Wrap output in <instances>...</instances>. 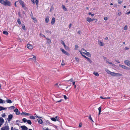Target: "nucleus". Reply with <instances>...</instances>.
Instances as JSON below:
<instances>
[{"label": "nucleus", "mask_w": 130, "mask_h": 130, "mask_svg": "<svg viewBox=\"0 0 130 130\" xmlns=\"http://www.w3.org/2000/svg\"><path fill=\"white\" fill-rule=\"evenodd\" d=\"M0 3L4 6H10L11 3L8 0H0Z\"/></svg>", "instance_id": "obj_1"}, {"label": "nucleus", "mask_w": 130, "mask_h": 130, "mask_svg": "<svg viewBox=\"0 0 130 130\" xmlns=\"http://www.w3.org/2000/svg\"><path fill=\"white\" fill-rule=\"evenodd\" d=\"M78 51L80 53V54L82 55V56H83V53L85 55L86 53V52H87L86 50H85L84 48H82L81 50H79Z\"/></svg>", "instance_id": "obj_2"}, {"label": "nucleus", "mask_w": 130, "mask_h": 130, "mask_svg": "<svg viewBox=\"0 0 130 130\" xmlns=\"http://www.w3.org/2000/svg\"><path fill=\"white\" fill-rule=\"evenodd\" d=\"M119 66L121 67V68H122L124 69H125L126 70H128V68L126 66H125L124 65H123L121 64H119Z\"/></svg>", "instance_id": "obj_3"}, {"label": "nucleus", "mask_w": 130, "mask_h": 130, "mask_svg": "<svg viewBox=\"0 0 130 130\" xmlns=\"http://www.w3.org/2000/svg\"><path fill=\"white\" fill-rule=\"evenodd\" d=\"M9 128L8 125L4 126L1 128V130H9Z\"/></svg>", "instance_id": "obj_4"}, {"label": "nucleus", "mask_w": 130, "mask_h": 130, "mask_svg": "<svg viewBox=\"0 0 130 130\" xmlns=\"http://www.w3.org/2000/svg\"><path fill=\"white\" fill-rule=\"evenodd\" d=\"M51 120L54 121H58V116L55 117V118H51Z\"/></svg>", "instance_id": "obj_5"}, {"label": "nucleus", "mask_w": 130, "mask_h": 130, "mask_svg": "<svg viewBox=\"0 0 130 130\" xmlns=\"http://www.w3.org/2000/svg\"><path fill=\"white\" fill-rule=\"evenodd\" d=\"M18 2L20 3V4L22 5L23 7H24L25 6L24 3L21 0H19Z\"/></svg>", "instance_id": "obj_6"}, {"label": "nucleus", "mask_w": 130, "mask_h": 130, "mask_svg": "<svg viewBox=\"0 0 130 130\" xmlns=\"http://www.w3.org/2000/svg\"><path fill=\"white\" fill-rule=\"evenodd\" d=\"M113 76H122V75L121 74H119L118 73H114Z\"/></svg>", "instance_id": "obj_7"}, {"label": "nucleus", "mask_w": 130, "mask_h": 130, "mask_svg": "<svg viewBox=\"0 0 130 130\" xmlns=\"http://www.w3.org/2000/svg\"><path fill=\"white\" fill-rule=\"evenodd\" d=\"M124 62L127 66L130 67V61L128 60H125L124 61Z\"/></svg>", "instance_id": "obj_8"}, {"label": "nucleus", "mask_w": 130, "mask_h": 130, "mask_svg": "<svg viewBox=\"0 0 130 130\" xmlns=\"http://www.w3.org/2000/svg\"><path fill=\"white\" fill-rule=\"evenodd\" d=\"M60 50L63 54L67 55H69V54L67 51H65L63 49L60 48Z\"/></svg>", "instance_id": "obj_9"}, {"label": "nucleus", "mask_w": 130, "mask_h": 130, "mask_svg": "<svg viewBox=\"0 0 130 130\" xmlns=\"http://www.w3.org/2000/svg\"><path fill=\"white\" fill-rule=\"evenodd\" d=\"M13 117V115H12L10 114L8 116V118H7V120L8 121H10L12 118Z\"/></svg>", "instance_id": "obj_10"}, {"label": "nucleus", "mask_w": 130, "mask_h": 130, "mask_svg": "<svg viewBox=\"0 0 130 130\" xmlns=\"http://www.w3.org/2000/svg\"><path fill=\"white\" fill-rule=\"evenodd\" d=\"M36 56H35L33 55V58H30L28 60L29 61H31V60H34L36 61Z\"/></svg>", "instance_id": "obj_11"}, {"label": "nucleus", "mask_w": 130, "mask_h": 130, "mask_svg": "<svg viewBox=\"0 0 130 130\" xmlns=\"http://www.w3.org/2000/svg\"><path fill=\"white\" fill-rule=\"evenodd\" d=\"M27 47L30 49H32L33 48V46L30 44H28L27 45Z\"/></svg>", "instance_id": "obj_12"}, {"label": "nucleus", "mask_w": 130, "mask_h": 130, "mask_svg": "<svg viewBox=\"0 0 130 130\" xmlns=\"http://www.w3.org/2000/svg\"><path fill=\"white\" fill-rule=\"evenodd\" d=\"M83 56L86 58L88 61L90 63H91L92 62V61L89 58L86 57V56L84 55H83Z\"/></svg>", "instance_id": "obj_13"}, {"label": "nucleus", "mask_w": 130, "mask_h": 130, "mask_svg": "<svg viewBox=\"0 0 130 130\" xmlns=\"http://www.w3.org/2000/svg\"><path fill=\"white\" fill-rule=\"evenodd\" d=\"M21 127L22 128V130H27L28 129L27 127L24 125L21 126Z\"/></svg>", "instance_id": "obj_14"}, {"label": "nucleus", "mask_w": 130, "mask_h": 130, "mask_svg": "<svg viewBox=\"0 0 130 130\" xmlns=\"http://www.w3.org/2000/svg\"><path fill=\"white\" fill-rule=\"evenodd\" d=\"M14 111L16 113L17 115H19L20 114V112L19 111L18 109L16 108L14 110Z\"/></svg>", "instance_id": "obj_15"}, {"label": "nucleus", "mask_w": 130, "mask_h": 130, "mask_svg": "<svg viewBox=\"0 0 130 130\" xmlns=\"http://www.w3.org/2000/svg\"><path fill=\"white\" fill-rule=\"evenodd\" d=\"M21 114L22 115L29 116L30 115V114L25 112H22Z\"/></svg>", "instance_id": "obj_16"}, {"label": "nucleus", "mask_w": 130, "mask_h": 130, "mask_svg": "<svg viewBox=\"0 0 130 130\" xmlns=\"http://www.w3.org/2000/svg\"><path fill=\"white\" fill-rule=\"evenodd\" d=\"M55 19L54 17H53L52 18L51 21V24H52L53 25L55 23Z\"/></svg>", "instance_id": "obj_17"}, {"label": "nucleus", "mask_w": 130, "mask_h": 130, "mask_svg": "<svg viewBox=\"0 0 130 130\" xmlns=\"http://www.w3.org/2000/svg\"><path fill=\"white\" fill-rule=\"evenodd\" d=\"M98 43L101 46H103L104 45V43L100 41H99Z\"/></svg>", "instance_id": "obj_18"}, {"label": "nucleus", "mask_w": 130, "mask_h": 130, "mask_svg": "<svg viewBox=\"0 0 130 130\" xmlns=\"http://www.w3.org/2000/svg\"><path fill=\"white\" fill-rule=\"evenodd\" d=\"M86 21L89 23H90L91 21V19L89 17H87L86 18Z\"/></svg>", "instance_id": "obj_19"}, {"label": "nucleus", "mask_w": 130, "mask_h": 130, "mask_svg": "<svg viewBox=\"0 0 130 130\" xmlns=\"http://www.w3.org/2000/svg\"><path fill=\"white\" fill-rule=\"evenodd\" d=\"M38 122L40 124L42 123L43 121L42 120L40 119H38L37 120Z\"/></svg>", "instance_id": "obj_20"}, {"label": "nucleus", "mask_w": 130, "mask_h": 130, "mask_svg": "<svg viewBox=\"0 0 130 130\" xmlns=\"http://www.w3.org/2000/svg\"><path fill=\"white\" fill-rule=\"evenodd\" d=\"M85 55L88 57H90L91 56V55L90 53L89 52H86Z\"/></svg>", "instance_id": "obj_21"}, {"label": "nucleus", "mask_w": 130, "mask_h": 130, "mask_svg": "<svg viewBox=\"0 0 130 130\" xmlns=\"http://www.w3.org/2000/svg\"><path fill=\"white\" fill-rule=\"evenodd\" d=\"M105 71L109 74H110L111 71H110L108 69L105 68Z\"/></svg>", "instance_id": "obj_22"}, {"label": "nucleus", "mask_w": 130, "mask_h": 130, "mask_svg": "<svg viewBox=\"0 0 130 130\" xmlns=\"http://www.w3.org/2000/svg\"><path fill=\"white\" fill-rule=\"evenodd\" d=\"M7 108H4L2 106H0V111H1L2 110H4L7 109Z\"/></svg>", "instance_id": "obj_23"}, {"label": "nucleus", "mask_w": 130, "mask_h": 130, "mask_svg": "<svg viewBox=\"0 0 130 130\" xmlns=\"http://www.w3.org/2000/svg\"><path fill=\"white\" fill-rule=\"evenodd\" d=\"M31 18L32 19V20L34 21L35 23H36L37 22V19L35 18H34L33 17H31Z\"/></svg>", "instance_id": "obj_24"}, {"label": "nucleus", "mask_w": 130, "mask_h": 130, "mask_svg": "<svg viewBox=\"0 0 130 130\" xmlns=\"http://www.w3.org/2000/svg\"><path fill=\"white\" fill-rule=\"evenodd\" d=\"M98 109L99 110V113L98 114V115H99L100 114L101 112V107H99L98 108Z\"/></svg>", "instance_id": "obj_25"}, {"label": "nucleus", "mask_w": 130, "mask_h": 130, "mask_svg": "<svg viewBox=\"0 0 130 130\" xmlns=\"http://www.w3.org/2000/svg\"><path fill=\"white\" fill-rule=\"evenodd\" d=\"M3 33L6 35H8V32L6 31H3Z\"/></svg>", "instance_id": "obj_26"}, {"label": "nucleus", "mask_w": 130, "mask_h": 130, "mask_svg": "<svg viewBox=\"0 0 130 130\" xmlns=\"http://www.w3.org/2000/svg\"><path fill=\"white\" fill-rule=\"evenodd\" d=\"M49 18L48 17H46L45 19V21L46 23H47L49 21Z\"/></svg>", "instance_id": "obj_27"}, {"label": "nucleus", "mask_w": 130, "mask_h": 130, "mask_svg": "<svg viewBox=\"0 0 130 130\" xmlns=\"http://www.w3.org/2000/svg\"><path fill=\"white\" fill-rule=\"evenodd\" d=\"M93 74H94L96 76H99V74L98 72H94L93 73Z\"/></svg>", "instance_id": "obj_28"}, {"label": "nucleus", "mask_w": 130, "mask_h": 130, "mask_svg": "<svg viewBox=\"0 0 130 130\" xmlns=\"http://www.w3.org/2000/svg\"><path fill=\"white\" fill-rule=\"evenodd\" d=\"M6 101L8 103H12L11 101L9 99H7L6 100Z\"/></svg>", "instance_id": "obj_29"}, {"label": "nucleus", "mask_w": 130, "mask_h": 130, "mask_svg": "<svg viewBox=\"0 0 130 130\" xmlns=\"http://www.w3.org/2000/svg\"><path fill=\"white\" fill-rule=\"evenodd\" d=\"M46 39L47 40V43L49 44H50L51 43V40L48 38H46Z\"/></svg>", "instance_id": "obj_30"}, {"label": "nucleus", "mask_w": 130, "mask_h": 130, "mask_svg": "<svg viewBox=\"0 0 130 130\" xmlns=\"http://www.w3.org/2000/svg\"><path fill=\"white\" fill-rule=\"evenodd\" d=\"M62 8H63V9L65 11H67V8H66L65 7V6L63 5H62Z\"/></svg>", "instance_id": "obj_31"}, {"label": "nucleus", "mask_w": 130, "mask_h": 130, "mask_svg": "<svg viewBox=\"0 0 130 130\" xmlns=\"http://www.w3.org/2000/svg\"><path fill=\"white\" fill-rule=\"evenodd\" d=\"M0 122L2 123H3L4 122V119L2 117L0 118Z\"/></svg>", "instance_id": "obj_32"}, {"label": "nucleus", "mask_w": 130, "mask_h": 130, "mask_svg": "<svg viewBox=\"0 0 130 130\" xmlns=\"http://www.w3.org/2000/svg\"><path fill=\"white\" fill-rule=\"evenodd\" d=\"M22 27L23 29L24 30H25V27L24 24H22Z\"/></svg>", "instance_id": "obj_33"}, {"label": "nucleus", "mask_w": 130, "mask_h": 130, "mask_svg": "<svg viewBox=\"0 0 130 130\" xmlns=\"http://www.w3.org/2000/svg\"><path fill=\"white\" fill-rule=\"evenodd\" d=\"M26 122L29 124H31V122L30 120H27Z\"/></svg>", "instance_id": "obj_34"}, {"label": "nucleus", "mask_w": 130, "mask_h": 130, "mask_svg": "<svg viewBox=\"0 0 130 130\" xmlns=\"http://www.w3.org/2000/svg\"><path fill=\"white\" fill-rule=\"evenodd\" d=\"M61 43L63 45L64 47L65 48H66V46L65 45V43L63 41H62L61 42Z\"/></svg>", "instance_id": "obj_35"}, {"label": "nucleus", "mask_w": 130, "mask_h": 130, "mask_svg": "<svg viewBox=\"0 0 130 130\" xmlns=\"http://www.w3.org/2000/svg\"><path fill=\"white\" fill-rule=\"evenodd\" d=\"M5 102L1 99H0V103H5Z\"/></svg>", "instance_id": "obj_36"}, {"label": "nucleus", "mask_w": 130, "mask_h": 130, "mask_svg": "<svg viewBox=\"0 0 130 130\" xmlns=\"http://www.w3.org/2000/svg\"><path fill=\"white\" fill-rule=\"evenodd\" d=\"M45 32H46L48 33H50V34H51V31L49 30H46L45 31Z\"/></svg>", "instance_id": "obj_37"}, {"label": "nucleus", "mask_w": 130, "mask_h": 130, "mask_svg": "<svg viewBox=\"0 0 130 130\" xmlns=\"http://www.w3.org/2000/svg\"><path fill=\"white\" fill-rule=\"evenodd\" d=\"M22 121L23 122L25 123L27 122V120L26 118H23L22 119Z\"/></svg>", "instance_id": "obj_38"}, {"label": "nucleus", "mask_w": 130, "mask_h": 130, "mask_svg": "<svg viewBox=\"0 0 130 130\" xmlns=\"http://www.w3.org/2000/svg\"><path fill=\"white\" fill-rule=\"evenodd\" d=\"M17 22L19 24H21V22L20 19H18L17 20Z\"/></svg>", "instance_id": "obj_39"}, {"label": "nucleus", "mask_w": 130, "mask_h": 130, "mask_svg": "<svg viewBox=\"0 0 130 130\" xmlns=\"http://www.w3.org/2000/svg\"><path fill=\"white\" fill-rule=\"evenodd\" d=\"M75 59L76 61L77 62H79V59L76 57H75Z\"/></svg>", "instance_id": "obj_40"}, {"label": "nucleus", "mask_w": 130, "mask_h": 130, "mask_svg": "<svg viewBox=\"0 0 130 130\" xmlns=\"http://www.w3.org/2000/svg\"><path fill=\"white\" fill-rule=\"evenodd\" d=\"M108 19V17H105L104 18V20L106 21Z\"/></svg>", "instance_id": "obj_41"}, {"label": "nucleus", "mask_w": 130, "mask_h": 130, "mask_svg": "<svg viewBox=\"0 0 130 130\" xmlns=\"http://www.w3.org/2000/svg\"><path fill=\"white\" fill-rule=\"evenodd\" d=\"M118 3L119 4H121L122 2V0H118Z\"/></svg>", "instance_id": "obj_42"}, {"label": "nucleus", "mask_w": 130, "mask_h": 130, "mask_svg": "<svg viewBox=\"0 0 130 130\" xmlns=\"http://www.w3.org/2000/svg\"><path fill=\"white\" fill-rule=\"evenodd\" d=\"M75 50H76L77 49V48L78 47V46L77 45H75Z\"/></svg>", "instance_id": "obj_43"}, {"label": "nucleus", "mask_w": 130, "mask_h": 130, "mask_svg": "<svg viewBox=\"0 0 130 130\" xmlns=\"http://www.w3.org/2000/svg\"><path fill=\"white\" fill-rule=\"evenodd\" d=\"M30 118L32 119H35V117L32 116H31L30 117Z\"/></svg>", "instance_id": "obj_44"}, {"label": "nucleus", "mask_w": 130, "mask_h": 130, "mask_svg": "<svg viewBox=\"0 0 130 130\" xmlns=\"http://www.w3.org/2000/svg\"><path fill=\"white\" fill-rule=\"evenodd\" d=\"M65 63L64 62V61L63 60H62V62L61 63V65L62 66H64L65 65Z\"/></svg>", "instance_id": "obj_45"}, {"label": "nucleus", "mask_w": 130, "mask_h": 130, "mask_svg": "<svg viewBox=\"0 0 130 130\" xmlns=\"http://www.w3.org/2000/svg\"><path fill=\"white\" fill-rule=\"evenodd\" d=\"M89 15H91L92 17H93L94 16V14H92L91 12H89Z\"/></svg>", "instance_id": "obj_46"}, {"label": "nucleus", "mask_w": 130, "mask_h": 130, "mask_svg": "<svg viewBox=\"0 0 130 130\" xmlns=\"http://www.w3.org/2000/svg\"><path fill=\"white\" fill-rule=\"evenodd\" d=\"M114 72H111L109 74H110L111 75L113 76V75H114Z\"/></svg>", "instance_id": "obj_47"}, {"label": "nucleus", "mask_w": 130, "mask_h": 130, "mask_svg": "<svg viewBox=\"0 0 130 130\" xmlns=\"http://www.w3.org/2000/svg\"><path fill=\"white\" fill-rule=\"evenodd\" d=\"M127 28V25H125L124 27V30H126Z\"/></svg>", "instance_id": "obj_48"}, {"label": "nucleus", "mask_w": 130, "mask_h": 130, "mask_svg": "<svg viewBox=\"0 0 130 130\" xmlns=\"http://www.w3.org/2000/svg\"><path fill=\"white\" fill-rule=\"evenodd\" d=\"M39 1L38 0H36L35 3L37 5L39 3Z\"/></svg>", "instance_id": "obj_49"}, {"label": "nucleus", "mask_w": 130, "mask_h": 130, "mask_svg": "<svg viewBox=\"0 0 130 130\" xmlns=\"http://www.w3.org/2000/svg\"><path fill=\"white\" fill-rule=\"evenodd\" d=\"M82 124L81 123H80L79 125V127H81L82 126Z\"/></svg>", "instance_id": "obj_50"}, {"label": "nucleus", "mask_w": 130, "mask_h": 130, "mask_svg": "<svg viewBox=\"0 0 130 130\" xmlns=\"http://www.w3.org/2000/svg\"><path fill=\"white\" fill-rule=\"evenodd\" d=\"M121 14V12H119L118 13V15L119 16H120Z\"/></svg>", "instance_id": "obj_51"}, {"label": "nucleus", "mask_w": 130, "mask_h": 130, "mask_svg": "<svg viewBox=\"0 0 130 130\" xmlns=\"http://www.w3.org/2000/svg\"><path fill=\"white\" fill-rule=\"evenodd\" d=\"M64 98L66 100L68 99L67 97L65 95H64Z\"/></svg>", "instance_id": "obj_52"}, {"label": "nucleus", "mask_w": 130, "mask_h": 130, "mask_svg": "<svg viewBox=\"0 0 130 130\" xmlns=\"http://www.w3.org/2000/svg\"><path fill=\"white\" fill-rule=\"evenodd\" d=\"M6 116L5 113H3L2 114V116L3 117H4Z\"/></svg>", "instance_id": "obj_53"}, {"label": "nucleus", "mask_w": 130, "mask_h": 130, "mask_svg": "<svg viewBox=\"0 0 130 130\" xmlns=\"http://www.w3.org/2000/svg\"><path fill=\"white\" fill-rule=\"evenodd\" d=\"M11 108L13 109H14L15 108V107L13 106H11L9 107V108Z\"/></svg>", "instance_id": "obj_54"}, {"label": "nucleus", "mask_w": 130, "mask_h": 130, "mask_svg": "<svg viewBox=\"0 0 130 130\" xmlns=\"http://www.w3.org/2000/svg\"><path fill=\"white\" fill-rule=\"evenodd\" d=\"M18 2V1L15 2V3H14V6H15V7H17V5H16V3H17V2Z\"/></svg>", "instance_id": "obj_55"}, {"label": "nucleus", "mask_w": 130, "mask_h": 130, "mask_svg": "<svg viewBox=\"0 0 130 130\" xmlns=\"http://www.w3.org/2000/svg\"><path fill=\"white\" fill-rule=\"evenodd\" d=\"M89 119L90 120H92V118L91 117V116L90 115L89 116Z\"/></svg>", "instance_id": "obj_56"}, {"label": "nucleus", "mask_w": 130, "mask_h": 130, "mask_svg": "<svg viewBox=\"0 0 130 130\" xmlns=\"http://www.w3.org/2000/svg\"><path fill=\"white\" fill-rule=\"evenodd\" d=\"M70 81L71 82H72L73 81V78H71L69 80H68V81Z\"/></svg>", "instance_id": "obj_57"}, {"label": "nucleus", "mask_w": 130, "mask_h": 130, "mask_svg": "<svg viewBox=\"0 0 130 130\" xmlns=\"http://www.w3.org/2000/svg\"><path fill=\"white\" fill-rule=\"evenodd\" d=\"M105 61H106V63H108V62H109L108 61V60H105Z\"/></svg>", "instance_id": "obj_58"}, {"label": "nucleus", "mask_w": 130, "mask_h": 130, "mask_svg": "<svg viewBox=\"0 0 130 130\" xmlns=\"http://www.w3.org/2000/svg\"><path fill=\"white\" fill-rule=\"evenodd\" d=\"M77 33L78 34H81V31L79 30V31H78V32H77Z\"/></svg>", "instance_id": "obj_59"}, {"label": "nucleus", "mask_w": 130, "mask_h": 130, "mask_svg": "<svg viewBox=\"0 0 130 130\" xmlns=\"http://www.w3.org/2000/svg\"><path fill=\"white\" fill-rule=\"evenodd\" d=\"M129 49V48H128V47H126L125 48V50H128Z\"/></svg>", "instance_id": "obj_60"}, {"label": "nucleus", "mask_w": 130, "mask_h": 130, "mask_svg": "<svg viewBox=\"0 0 130 130\" xmlns=\"http://www.w3.org/2000/svg\"><path fill=\"white\" fill-rule=\"evenodd\" d=\"M31 1L32 2V3H33V4H35V1L34 0H31Z\"/></svg>", "instance_id": "obj_61"}, {"label": "nucleus", "mask_w": 130, "mask_h": 130, "mask_svg": "<svg viewBox=\"0 0 130 130\" xmlns=\"http://www.w3.org/2000/svg\"><path fill=\"white\" fill-rule=\"evenodd\" d=\"M15 129L13 128V127H12L11 129V130H15Z\"/></svg>", "instance_id": "obj_62"}, {"label": "nucleus", "mask_w": 130, "mask_h": 130, "mask_svg": "<svg viewBox=\"0 0 130 130\" xmlns=\"http://www.w3.org/2000/svg\"><path fill=\"white\" fill-rule=\"evenodd\" d=\"M31 14H30L31 17H33V14L32 13V12H31Z\"/></svg>", "instance_id": "obj_63"}, {"label": "nucleus", "mask_w": 130, "mask_h": 130, "mask_svg": "<svg viewBox=\"0 0 130 130\" xmlns=\"http://www.w3.org/2000/svg\"><path fill=\"white\" fill-rule=\"evenodd\" d=\"M43 130H49V129L48 128H47L46 129H43Z\"/></svg>", "instance_id": "obj_64"}]
</instances>
